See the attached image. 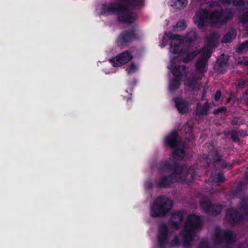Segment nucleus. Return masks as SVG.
I'll return each mask as SVG.
<instances>
[{"label":"nucleus","instance_id":"393cba45","mask_svg":"<svg viewBox=\"0 0 248 248\" xmlns=\"http://www.w3.org/2000/svg\"><path fill=\"white\" fill-rule=\"evenodd\" d=\"M197 35L196 31H191L188 32L184 37L182 36V41H179V42L181 44L183 41H185L186 43L190 45L197 39Z\"/></svg>","mask_w":248,"mask_h":248},{"label":"nucleus","instance_id":"aec40b11","mask_svg":"<svg viewBox=\"0 0 248 248\" xmlns=\"http://www.w3.org/2000/svg\"><path fill=\"white\" fill-rule=\"evenodd\" d=\"M211 108V105L208 101L204 102L203 104L198 103L197 104L196 114L198 117L207 116L209 114V111Z\"/></svg>","mask_w":248,"mask_h":248},{"label":"nucleus","instance_id":"dca6fc26","mask_svg":"<svg viewBox=\"0 0 248 248\" xmlns=\"http://www.w3.org/2000/svg\"><path fill=\"white\" fill-rule=\"evenodd\" d=\"M173 101L179 113L184 114L188 111L190 105L185 99L176 97L173 98Z\"/></svg>","mask_w":248,"mask_h":248},{"label":"nucleus","instance_id":"4468645a","mask_svg":"<svg viewBox=\"0 0 248 248\" xmlns=\"http://www.w3.org/2000/svg\"><path fill=\"white\" fill-rule=\"evenodd\" d=\"M185 228L192 229L195 231L202 229V221L201 217L196 215L189 216L185 223Z\"/></svg>","mask_w":248,"mask_h":248},{"label":"nucleus","instance_id":"473e14b6","mask_svg":"<svg viewBox=\"0 0 248 248\" xmlns=\"http://www.w3.org/2000/svg\"><path fill=\"white\" fill-rule=\"evenodd\" d=\"M247 51H248V40L243 42L238 46L236 50V52L238 53H242Z\"/></svg>","mask_w":248,"mask_h":248},{"label":"nucleus","instance_id":"ddd939ff","mask_svg":"<svg viewBox=\"0 0 248 248\" xmlns=\"http://www.w3.org/2000/svg\"><path fill=\"white\" fill-rule=\"evenodd\" d=\"M225 218L229 223L234 226L240 223L243 220L244 217L237 210L231 209L226 212Z\"/></svg>","mask_w":248,"mask_h":248},{"label":"nucleus","instance_id":"423d86ee","mask_svg":"<svg viewBox=\"0 0 248 248\" xmlns=\"http://www.w3.org/2000/svg\"><path fill=\"white\" fill-rule=\"evenodd\" d=\"M200 205L205 213L215 217L219 215L223 209V206L222 204L214 203L206 198L200 200Z\"/></svg>","mask_w":248,"mask_h":248},{"label":"nucleus","instance_id":"a18cd8bd","mask_svg":"<svg viewBox=\"0 0 248 248\" xmlns=\"http://www.w3.org/2000/svg\"><path fill=\"white\" fill-rule=\"evenodd\" d=\"M124 99L126 101L128 108H130L132 105V94H130L129 96L124 97Z\"/></svg>","mask_w":248,"mask_h":248},{"label":"nucleus","instance_id":"4d7b16f0","mask_svg":"<svg viewBox=\"0 0 248 248\" xmlns=\"http://www.w3.org/2000/svg\"><path fill=\"white\" fill-rule=\"evenodd\" d=\"M211 161L210 160H207L206 161V163L208 164V165H210V163H211Z\"/></svg>","mask_w":248,"mask_h":248},{"label":"nucleus","instance_id":"2eb2a0df","mask_svg":"<svg viewBox=\"0 0 248 248\" xmlns=\"http://www.w3.org/2000/svg\"><path fill=\"white\" fill-rule=\"evenodd\" d=\"M184 213L183 211L179 210L174 212L170 216L169 224L172 228L178 230L183 221Z\"/></svg>","mask_w":248,"mask_h":248},{"label":"nucleus","instance_id":"6e6d98bb","mask_svg":"<svg viewBox=\"0 0 248 248\" xmlns=\"http://www.w3.org/2000/svg\"><path fill=\"white\" fill-rule=\"evenodd\" d=\"M245 1V6H248V0H244Z\"/></svg>","mask_w":248,"mask_h":248},{"label":"nucleus","instance_id":"8fccbe9b","mask_svg":"<svg viewBox=\"0 0 248 248\" xmlns=\"http://www.w3.org/2000/svg\"><path fill=\"white\" fill-rule=\"evenodd\" d=\"M238 63L240 64H243L245 66H248V57H244L242 60H240Z\"/></svg>","mask_w":248,"mask_h":248},{"label":"nucleus","instance_id":"de8ad7c7","mask_svg":"<svg viewBox=\"0 0 248 248\" xmlns=\"http://www.w3.org/2000/svg\"><path fill=\"white\" fill-rule=\"evenodd\" d=\"M221 96V92L220 90H218L216 91L215 96L214 99L216 101H218Z\"/></svg>","mask_w":248,"mask_h":248},{"label":"nucleus","instance_id":"1a4fd4ad","mask_svg":"<svg viewBox=\"0 0 248 248\" xmlns=\"http://www.w3.org/2000/svg\"><path fill=\"white\" fill-rule=\"evenodd\" d=\"M133 58L132 52L130 50H125L109 61L114 67H118L127 63Z\"/></svg>","mask_w":248,"mask_h":248},{"label":"nucleus","instance_id":"bf43d9fd","mask_svg":"<svg viewBox=\"0 0 248 248\" xmlns=\"http://www.w3.org/2000/svg\"><path fill=\"white\" fill-rule=\"evenodd\" d=\"M150 185H151V186H152V183H151V184H150Z\"/></svg>","mask_w":248,"mask_h":248},{"label":"nucleus","instance_id":"13d9d810","mask_svg":"<svg viewBox=\"0 0 248 248\" xmlns=\"http://www.w3.org/2000/svg\"><path fill=\"white\" fill-rule=\"evenodd\" d=\"M225 248H232L231 247H226Z\"/></svg>","mask_w":248,"mask_h":248},{"label":"nucleus","instance_id":"a211bd4d","mask_svg":"<svg viewBox=\"0 0 248 248\" xmlns=\"http://www.w3.org/2000/svg\"><path fill=\"white\" fill-rule=\"evenodd\" d=\"M195 233V231L190 229H185L181 232L180 234L183 236L184 248H190L191 247V243L193 239Z\"/></svg>","mask_w":248,"mask_h":248},{"label":"nucleus","instance_id":"4be33fe9","mask_svg":"<svg viewBox=\"0 0 248 248\" xmlns=\"http://www.w3.org/2000/svg\"><path fill=\"white\" fill-rule=\"evenodd\" d=\"M137 14L134 12L126 14H119L118 16V20L121 22L130 23L133 22L136 19Z\"/></svg>","mask_w":248,"mask_h":248},{"label":"nucleus","instance_id":"58836bf2","mask_svg":"<svg viewBox=\"0 0 248 248\" xmlns=\"http://www.w3.org/2000/svg\"><path fill=\"white\" fill-rule=\"evenodd\" d=\"M231 3L234 5L236 6H244L245 1L244 0H231Z\"/></svg>","mask_w":248,"mask_h":248},{"label":"nucleus","instance_id":"b1692460","mask_svg":"<svg viewBox=\"0 0 248 248\" xmlns=\"http://www.w3.org/2000/svg\"><path fill=\"white\" fill-rule=\"evenodd\" d=\"M171 40L172 41H182V36L178 34H174L170 31L165 32L164 36L162 41V47H165L168 44V41Z\"/></svg>","mask_w":248,"mask_h":248},{"label":"nucleus","instance_id":"412c9836","mask_svg":"<svg viewBox=\"0 0 248 248\" xmlns=\"http://www.w3.org/2000/svg\"><path fill=\"white\" fill-rule=\"evenodd\" d=\"M219 37V34L217 32H213L211 33L207 37L205 43L206 46L211 48H213L217 46L218 43V40Z\"/></svg>","mask_w":248,"mask_h":248},{"label":"nucleus","instance_id":"864d4df0","mask_svg":"<svg viewBox=\"0 0 248 248\" xmlns=\"http://www.w3.org/2000/svg\"><path fill=\"white\" fill-rule=\"evenodd\" d=\"M243 98L245 99H248V89L245 91V93L243 95Z\"/></svg>","mask_w":248,"mask_h":248},{"label":"nucleus","instance_id":"39448f33","mask_svg":"<svg viewBox=\"0 0 248 248\" xmlns=\"http://www.w3.org/2000/svg\"><path fill=\"white\" fill-rule=\"evenodd\" d=\"M215 242L217 245L223 243L232 244L235 241V236L233 232L229 229L222 230L220 227L215 228Z\"/></svg>","mask_w":248,"mask_h":248},{"label":"nucleus","instance_id":"7ed1b4c3","mask_svg":"<svg viewBox=\"0 0 248 248\" xmlns=\"http://www.w3.org/2000/svg\"><path fill=\"white\" fill-rule=\"evenodd\" d=\"M172 73L174 78L170 80L169 90L173 92L179 88L182 77L187 74V68L186 65H175L173 66Z\"/></svg>","mask_w":248,"mask_h":248},{"label":"nucleus","instance_id":"cd10ccee","mask_svg":"<svg viewBox=\"0 0 248 248\" xmlns=\"http://www.w3.org/2000/svg\"><path fill=\"white\" fill-rule=\"evenodd\" d=\"M200 53V51L199 50H193L187 53L186 56L183 58V62L186 63H189Z\"/></svg>","mask_w":248,"mask_h":248},{"label":"nucleus","instance_id":"a19ab883","mask_svg":"<svg viewBox=\"0 0 248 248\" xmlns=\"http://www.w3.org/2000/svg\"><path fill=\"white\" fill-rule=\"evenodd\" d=\"M240 22L243 24H246L248 22V11L242 15Z\"/></svg>","mask_w":248,"mask_h":248},{"label":"nucleus","instance_id":"6ab92c4d","mask_svg":"<svg viewBox=\"0 0 248 248\" xmlns=\"http://www.w3.org/2000/svg\"><path fill=\"white\" fill-rule=\"evenodd\" d=\"M207 151L209 153L208 155L211 157L214 165L222 161V155L219 154L218 149L215 147L213 144H210L207 146Z\"/></svg>","mask_w":248,"mask_h":248},{"label":"nucleus","instance_id":"5fc2aeb1","mask_svg":"<svg viewBox=\"0 0 248 248\" xmlns=\"http://www.w3.org/2000/svg\"><path fill=\"white\" fill-rule=\"evenodd\" d=\"M171 64H170V66L168 67V68H169V69H172L173 67V62L171 61Z\"/></svg>","mask_w":248,"mask_h":248},{"label":"nucleus","instance_id":"09e8293b","mask_svg":"<svg viewBox=\"0 0 248 248\" xmlns=\"http://www.w3.org/2000/svg\"><path fill=\"white\" fill-rule=\"evenodd\" d=\"M246 83V82L245 80L243 79L239 80L237 83V87L239 88L243 89L244 88Z\"/></svg>","mask_w":248,"mask_h":248},{"label":"nucleus","instance_id":"3c124183","mask_svg":"<svg viewBox=\"0 0 248 248\" xmlns=\"http://www.w3.org/2000/svg\"><path fill=\"white\" fill-rule=\"evenodd\" d=\"M206 95H207V92L205 90V89H204L202 92V94L201 100L203 101V100H205V99L206 98Z\"/></svg>","mask_w":248,"mask_h":248},{"label":"nucleus","instance_id":"f704fd0d","mask_svg":"<svg viewBox=\"0 0 248 248\" xmlns=\"http://www.w3.org/2000/svg\"><path fill=\"white\" fill-rule=\"evenodd\" d=\"M228 134L230 135L232 140L235 143H239L240 139L239 138L237 133L236 131L232 130L228 132Z\"/></svg>","mask_w":248,"mask_h":248},{"label":"nucleus","instance_id":"a878e982","mask_svg":"<svg viewBox=\"0 0 248 248\" xmlns=\"http://www.w3.org/2000/svg\"><path fill=\"white\" fill-rule=\"evenodd\" d=\"M187 3V0H170L169 5L175 9L181 10L184 8Z\"/></svg>","mask_w":248,"mask_h":248},{"label":"nucleus","instance_id":"c756f323","mask_svg":"<svg viewBox=\"0 0 248 248\" xmlns=\"http://www.w3.org/2000/svg\"><path fill=\"white\" fill-rule=\"evenodd\" d=\"M186 85L192 90H195L197 86V80L194 77L188 78L186 82Z\"/></svg>","mask_w":248,"mask_h":248},{"label":"nucleus","instance_id":"72a5a7b5","mask_svg":"<svg viewBox=\"0 0 248 248\" xmlns=\"http://www.w3.org/2000/svg\"><path fill=\"white\" fill-rule=\"evenodd\" d=\"M170 51L174 54H179L181 52L179 44L171 42L170 44Z\"/></svg>","mask_w":248,"mask_h":248},{"label":"nucleus","instance_id":"4c0bfd02","mask_svg":"<svg viewBox=\"0 0 248 248\" xmlns=\"http://www.w3.org/2000/svg\"><path fill=\"white\" fill-rule=\"evenodd\" d=\"M143 0H131L129 4L134 7L137 6H140L143 5Z\"/></svg>","mask_w":248,"mask_h":248},{"label":"nucleus","instance_id":"e433bc0d","mask_svg":"<svg viewBox=\"0 0 248 248\" xmlns=\"http://www.w3.org/2000/svg\"><path fill=\"white\" fill-rule=\"evenodd\" d=\"M180 245L179 236L176 235L170 243V248L177 247Z\"/></svg>","mask_w":248,"mask_h":248},{"label":"nucleus","instance_id":"c9c22d12","mask_svg":"<svg viewBox=\"0 0 248 248\" xmlns=\"http://www.w3.org/2000/svg\"><path fill=\"white\" fill-rule=\"evenodd\" d=\"M137 69V66L133 62H132L126 67V71L128 74H131L136 72Z\"/></svg>","mask_w":248,"mask_h":248},{"label":"nucleus","instance_id":"603ef678","mask_svg":"<svg viewBox=\"0 0 248 248\" xmlns=\"http://www.w3.org/2000/svg\"><path fill=\"white\" fill-rule=\"evenodd\" d=\"M221 3L223 4H230L231 3V0H218Z\"/></svg>","mask_w":248,"mask_h":248},{"label":"nucleus","instance_id":"49530a36","mask_svg":"<svg viewBox=\"0 0 248 248\" xmlns=\"http://www.w3.org/2000/svg\"><path fill=\"white\" fill-rule=\"evenodd\" d=\"M221 163L220 168L222 169H225L227 167L231 166L230 163H228L225 160L222 159V161L219 162Z\"/></svg>","mask_w":248,"mask_h":248},{"label":"nucleus","instance_id":"f257e3e1","mask_svg":"<svg viewBox=\"0 0 248 248\" xmlns=\"http://www.w3.org/2000/svg\"><path fill=\"white\" fill-rule=\"evenodd\" d=\"M159 170L162 171H170L171 173L161 177L157 183V186L160 188L170 187L173 183L177 182L181 179L186 169L184 165H180L172 159L162 161L159 164Z\"/></svg>","mask_w":248,"mask_h":248},{"label":"nucleus","instance_id":"ea45409f","mask_svg":"<svg viewBox=\"0 0 248 248\" xmlns=\"http://www.w3.org/2000/svg\"><path fill=\"white\" fill-rule=\"evenodd\" d=\"M226 110H227L226 107L223 106V107H221L220 108H219L214 110L213 111V114L214 115H217L218 114H219V113H224L226 111Z\"/></svg>","mask_w":248,"mask_h":248},{"label":"nucleus","instance_id":"c85d7f7f","mask_svg":"<svg viewBox=\"0 0 248 248\" xmlns=\"http://www.w3.org/2000/svg\"><path fill=\"white\" fill-rule=\"evenodd\" d=\"M195 175V171L193 167H190L187 170L185 178V180L188 182H191L194 180Z\"/></svg>","mask_w":248,"mask_h":248},{"label":"nucleus","instance_id":"bb28decb","mask_svg":"<svg viewBox=\"0 0 248 248\" xmlns=\"http://www.w3.org/2000/svg\"><path fill=\"white\" fill-rule=\"evenodd\" d=\"M236 35V31L234 30L229 31L225 34L222 39V43H227L232 42Z\"/></svg>","mask_w":248,"mask_h":248},{"label":"nucleus","instance_id":"6e6552de","mask_svg":"<svg viewBox=\"0 0 248 248\" xmlns=\"http://www.w3.org/2000/svg\"><path fill=\"white\" fill-rule=\"evenodd\" d=\"M170 232L167 225L161 224L159 225L157 236V248H166L170 236Z\"/></svg>","mask_w":248,"mask_h":248},{"label":"nucleus","instance_id":"79ce46f5","mask_svg":"<svg viewBox=\"0 0 248 248\" xmlns=\"http://www.w3.org/2000/svg\"><path fill=\"white\" fill-rule=\"evenodd\" d=\"M241 207L245 213V216L248 217V203L247 202H243Z\"/></svg>","mask_w":248,"mask_h":248},{"label":"nucleus","instance_id":"c03bdc74","mask_svg":"<svg viewBox=\"0 0 248 248\" xmlns=\"http://www.w3.org/2000/svg\"><path fill=\"white\" fill-rule=\"evenodd\" d=\"M217 180L218 183H223L225 181L224 175L222 172L218 173L217 175Z\"/></svg>","mask_w":248,"mask_h":248},{"label":"nucleus","instance_id":"f8f14e48","mask_svg":"<svg viewBox=\"0 0 248 248\" xmlns=\"http://www.w3.org/2000/svg\"><path fill=\"white\" fill-rule=\"evenodd\" d=\"M137 34L135 32L134 28L128 30L124 31L119 35L118 43H120L119 45H124L126 43H131L133 41L137 39Z\"/></svg>","mask_w":248,"mask_h":248},{"label":"nucleus","instance_id":"9b49d317","mask_svg":"<svg viewBox=\"0 0 248 248\" xmlns=\"http://www.w3.org/2000/svg\"><path fill=\"white\" fill-rule=\"evenodd\" d=\"M208 19L209 20V12L203 8L198 10L193 17L195 24L200 29L203 28L207 25Z\"/></svg>","mask_w":248,"mask_h":248},{"label":"nucleus","instance_id":"20e7f679","mask_svg":"<svg viewBox=\"0 0 248 248\" xmlns=\"http://www.w3.org/2000/svg\"><path fill=\"white\" fill-rule=\"evenodd\" d=\"M233 15L231 11H228L226 13L224 12L223 8L220 7V9H215L209 12V20L212 25L217 24L223 25L231 20Z\"/></svg>","mask_w":248,"mask_h":248},{"label":"nucleus","instance_id":"9d476101","mask_svg":"<svg viewBox=\"0 0 248 248\" xmlns=\"http://www.w3.org/2000/svg\"><path fill=\"white\" fill-rule=\"evenodd\" d=\"M212 52L207 49H204L203 53L197 60L195 63L196 71L199 74H204L207 70L206 65L207 64L208 60L211 56Z\"/></svg>","mask_w":248,"mask_h":248},{"label":"nucleus","instance_id":"f03ea898","mask_svg":"<svg viewBox=\"0 0 248 248\" xmlns=\"http://www.w3.org/2000/svg\"><path fill=\"white\" fill-rule=\"evenodd\" d=\"M173 205L172 201L168 197L160 195L153 201L150 214L152 217H164L170 211Z\"/></svg>","mask_w":248,"mask_h":248},{"label":"nucleus","instance_id":"37998d69","mask_svg":"<svg viewBox=\"0 0 248 248\" xmlns=\"http://www.w3.org/2000/svg\"><path fill=\"white\" fill-rule=\"evenodd\" d=\"M198 248H209L208 242L206 240L201 241Z\"/></svg>","mask_w":248,"mask_h":248},{"label":"nucleus","instance_id":"7c9ffc66","mask_svg":"<svg viewBox=\"0 0 248 248\" xmlns=\"http://www.w3.org/2000/svg\"><path fill=\"white\" fill-rule=\"evenodd\" d=\"M186 28V24L185 21L181 20L178 21L173 26L172 30L174 31H179L184 30Z\"/></svg>","mask_w":248,"mask_h":248},{"label":"nucleus","instance_id":"f3484780","mask_svg":"<svg viewBox=\"0 0 248 248\" xmlns=\"http://www.w3.org/2000/svg\"><path fill=\"white\" fill-rule=\"evenodd\" d=\"M178 132L176 130H173L165 139V145L170 149H174L178 146Z\"/></svg>","mask_w":248,"mask_h":248},{"label":"nucleus","instance_id":"5701e85b","mask_svg":"<svg viewBox=\"0 0 248 248\" xmlns=\"http://www.w3.org/2000/svg\"><path fill=\"white\" fill-rule=\"evenodd\" d=\"M228 58H225L224 55H222L217 59V63L216 65V70L220 73H224L228 66Z\"/></svg>","mask_w":248,"mask_h":248},{"label":"nucleus","instance_id":"2f4dec72","mask_svg":"<svg viewBox=\"0 0 248 248\" xmlns=\"http://www.w3.org/2000/svg\"><path fill=\"white\" fill-rule=\"evenodd\" d=\"M177 147L173 149V157L174 158L179 157L180 159H182L185 155V150L184 149H180Z\"/></svg>","mask_w":248,"mask_h":248},{"label":"nucleus","instance_id":"0eeeda50","mask_svg":"<svg viewBox=\"0 0 248 248\" xmlns=\"http://www.w3.org/2000/svg\"><path fill=\"white\" fill-rule=\"evenodd\" d=\"M128 5L125 3H116L114 2L104 3L101 9V12L104 14H109L116 12L124 13L128 10Z\"/></svg>","mask_w":248,"mask_h":248}]
</instances>
